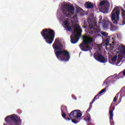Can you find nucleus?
<instances>
[{
    "label": "nucleus",
    "instance_id": "f257e3e1",
    "mask_svg": "<svg viewBox=\"0 0 125 125\" xmlns=\"http://www.w3.org/2000/svg\"><path fill=\"white\" fill-rule=\"evenodd\" d=\"M53 48L58 51H55V54L60 61L67 62L70 59V53L66 50H63L62 43L59 42V40L56 39L53 44Z\"/></svg>",
    "mask_w": 125,
    "mask_h": 125
},
{
    "label": "nucleus",
    "instance_id": "f03ea898",
    "mask_svg": "<svg viewBox=\"0 0 125 125\" xmlns=\"http://www.w3.org/2000/svg\"><path fill=\"white\" fill-rule=\"evenodd\" d=\"M41 34L46 43L51 44L53 42L55 38V32H54V30L50 28H45L42 31Z\"/></svg>",
    "mask_w": 125,
    "mask_h": 125
},
{
    "label": "nucleus",
    "instance_id": "7ed1b4c3",
    "mask_svg": "<svg viewBox=\"0 0 125 125\" xmlns=\"http://www.w3.org/2000/svg\"><path fill=\"white\" fill-rule=\"evenodd\" d=\"M61 10L66 17H71L75 13V8L73 5L64 4L62 5Z\"/></svg>",
    "mask_w": 125,
    "mask_h": 125
},
{
    "label": "nucleus",
    "instance_id": "20e7f679",
    "mask_svg": "<svg viewBox=\"0 0 125 125\" xmlns=\"http://www.w3.org/2000/svg\"><path fill=\"white\" fill-rule=\"evenodd\" d=\"M83 42L79 45L82 51H88V50H90V47L86 45L92 42L93 39L86 36H83Z\"/></svg>",
    "mask_w": 125,
    "mask_h": 125
},
{
    "label": "nucleus",
    "instance_id": "39448f33",
    "mask_svg": "<svg viewBox=\"0 0 125 125\" xmlns=\"http://www.w3.org/2000/svg\"><path fill=\"white\" fill-rule=\"evenodd\" d=\"M74 29L76 31H78L80 33H77L76 31H74L73 34L74 36L71 35L70 36V42L71 43L74 44L77 43V42H79V40H80V37L82 36V32H83L81 26H80L79 25H75Z\"/></svg>",
    "mask_w": 125,
    "mask_h": 125
},
{
    "label": "nucleus",
    "instance_id": "423d86ee",
    "mask_svg": "<svg viewBox=\"0 0 125 125\" xmlns=\"http://www.w3.org/2000/svg\"><path fill=\"white\" fill-rule=\"evenodd\" d=\"M121 13V10L119 7H115L111 12V19L113 24L115 25L118 24V22L120 20V14Z\"/></svg>",
    "mask_w": 125,
    "mask_h": 125
},
{
    "label": "nucleus",
    "instance_id": "0eeeda50",
    "mask_svg": "<svg viewBox=\"0 0 125 125\" xmlns=\"http://www.w3.org/2000/svg\"><path fill=\"white\" fill-rule=\"evenodd\" d=\"M88 27L89 28V33L91 35H93V34H98V33L100 32L99 27L95 24V22H90L89 23Z\"/></svg>",
    "mask_w": 125,
    "mask_h": 125
},
{
    "label": "nucleus",
    "instance_id": "6e6552de",
    "mask_svg": "<svg viewBox=\"0 0 125 125\" xmlns=\"http://www.w3.org/2000/svg\"><path fill=\"white\" fill-rule=\"evenodd\" d=\"M83 115V113L80 110L76 109L70 112L69 117L70 119H79Z\"/></svg>",
    "mask_w": 125,
    "mask_h": 125
},
{
    "label": "nucleus",
    "instance_id": "1a4fd4ad",
    "mask_svg": "<svg viewBox=\"0 0 125 125\" xmlns=\"http://www.w3.org/2000/svg\"><path fill=\"white\" fill-rule=\"evenodd\" d=\"M103 5H104V7L102 9V12L103 13H108V11L109 10V5H110L109 1L107 0H104L100 2V6H103Z\"/></svg>",
    "mask_w": 125,
    "mask_h": 125
},
{
    "label": "nucleus",
    "instance_id": "9d476101",
    "mask_svg": "<svg viewBox=\"0 0 125 125\" xmlns=\"http://www.w3.org/2000/svg\"><path fill=\"white\" fill-rule=\"evenodd\" d=\"M94 58L99 62L101 63H106L107 62V59H105V57L103 55L98 53H95L94 54Z\"/></svg>",
    "mask_w": 125,
    "mask_h": 125
},
{
    "label": "nucleus",
    "instance_id": "9b49d317",
    "mask_svg": "<svg viewBox=\"0 0 125 125\" xmlns=\"http://www.w3.org/2000/svg\"><path fill=\"white\" fill-rule=\"evenodd\" d=\"M111 23L112 22L109 21H105V20L102 21V17L100 18L99 21V24H103L104 29H107L109 26H110Z\"/></svg>",
    "mask_w": 125,
    "mask_h": 125
},
{
    "label": "nucleus",
    "instance_id": "f8f14e48",
    "mask_svg": "<svg viewBox=\"0 0 125 125\" xmlns=\"http://www.w3.org/2000/svg\"><path fill=\"white\" fill-rule=\"evenodd\" d=\"M63 28L69 32L72 31V26H69V20H66L64 22Z\"/></svg>",
    "mask_w": 125,
    "mask_h": 125
},
{
    "label": "nucleus",
    "instance_id": "ddd939ff",
    "mask_svg": "<svg viewBox=\"0 0 125 125\" xmlns=\"http://www.w3.org/2000/svg\"><path fill=\"white\" fill-rule=\"evenodd\" d=\"M105 90H106V88H104L101 90L99 94L94 97V99L92 100V103L95 102V100H97V99H99V97L101 96V95L100 94L103 93V92H105Z\"/></svg>",
    "mask_w": 125,
    "mask_h": 125
},
{
    "label": "nucleus",
    "instance_id": "4468645a",
    "mask_svg": "<svg viewBox=\"0 0 125 125\" xmlns=\"http://www.w3.org/2000/svg\"><path fill=\"white\" fill-rule=\"evenodd\" d=\"M113 110H109V120L110 121H113V117H114L113 111L115 110V106L113 107Z\"/></svg>",
    "mask_w": 125,
    "mask_h": 125
},
{
    "label": "nucleus",
    "instance_id": "2eb2a0df",
    "mask_svg": "<svg viewBox=\"0 0 125 125\" xmlns=\"http://www.w3.org/2000/svg\"><path fill=\"white\" fill-rule=\"evenodd\" d=\"M85 7L86 8H88L89 9V8H93V4H92L91 2H87L84 4Z\"/></svg>",
    "mask_w": 125,
    "mask_h": 125
},
{
    "label": "nucleus",
    "instance_id": "dca6fc26",
    "mask_svg": "<svg viewBox=\"0 0 125 125\" xmlns=\"http://www.w3.org/2000/svg\"><path fill=\"white\" fill-rule=\"evenodd\" d=\"M121 11L122 12V16H123V21H122V25H125V9L122 8Z\"/></svg>",
    "mask_w": 125,
    "mask_h": 125
},
{
    "label": "nucleus",
    "instance_id": "f3484780",
    "mask_svg": "<svg viewBox=\"0 0 125 125\" xmlns=\"http://www.w3.org/2000/svg\"><path fill=\"white\" fill-rule=\"evenodd\" d=\"M110 29L111 31H117L118 30V26H116L113 24H112V22L110 24Z\"/></svg>",
    "mask_w": 125,
    "mask_h": 125
},
{
    "label": "nucleus",
    "instance_id": "a211bd4d",
    "mask_svg": "<svg viewBox=\"0 0 125 125\" xmlns=\"http://www.w3.org/2000/svg\"><path fill=\"white\" fill-rule=\"evenodd\" d=\"M119 97V95L117 94L115 97L113 99V102L111 104V106L110 107L112 108V106H113V105H114V102H117V101H118V98L117 97Z\"/></svg>",
    "mask_w": 125,
    "mask_h": 125
},
{
    "label": "nucleus",
    "instance_id": "6ab92c4d",
    "mask_svg": "<svg viewBox=\"0 0 125 125\" xmlns=\"http://www.w3.org/2000/svg\"><path fill=\"white\" fill-rule=\"evenodd\" d=\"M120 50H121V53L125 55V46H122L120 49Z\"/></svg>",
    "mask_w": 125,
    "mask_h": 125
},
{
    "label": "nucleus",
    "instance_id": "aec40b11",
    "mask_svg": "<svg viewBox=\"0 0 125 125\" xmlns=\"http://www.w3.org/2000/svg\"><path fill=\"white\" fill-rule=\"evenodd\" d=\"M93 103H94V102L92 103V101L91 102L90 104V105H89V108L87 110V112H88L90 111V110H91V108H92V104H93Z\"/></svg>",
    "mask_w": 125,
    "mask_h": 125
},
{
    "label": "nucleus",
    "instance_id": "412c9836",
    "mask_svg": "<svg viewBox=\"0 0 125 125\" xmlns=\"http://www.w3.org/2000/svg\"><path fill=\"white\" fill-rule=\"evenodd\" d=\"M61 111H62V118H63V119H65V120H67V118H66V114L64 113V111H63V110H62V109H61Z\"/></svg>",
    "mask_w": 125,
    "mask_h": 125
},
{
    "label": "nucleus",
    "instance_id": "4be33fe9",
    "mask_svg": "<svg viewBox=\"0 0 125 125\" xmlns=\"http://www.w3.org/2000/svg\"><path fill=\"white\" fill-rule=\"evenodd\" d=\"M117 58H118V57L115 56L111 59V61L112 62H116L117 61Z\"/></svg>",
    "mask_w": 125,
    "mask_h": 125
},
{
    "label": "nucleus",
    "instance_id": "5701e85b",
    "mask_svg": "<svg viewBox=\"0 0 125 125\" xmlns=\"http://www.w3.org/2000/svg\"><path fill=\"white\" fill-rule=\"evenodd\" d=\"M101 34L103 36H104V37H107V36H108V34L107 32H102Z\"/></svg>",
    "mask_w": 125,
    "mask_h": 125
},
{
    "label": "nucleus",
    "instance_id": "b1692460",
    "mask_svg": "<svg viewBox=\"0 0 125 125\" xmlns=\"http://www.w3.org/2000/svg\"><path fill=\"white\" fill-rule=\"evenodd\" d=\"M86 122H90L91 121V117L90 116H89L86 120Z\"/></svg>",
    "mask_w": 125,
    "mask_h": 125
},
{
    "label": "nucleus",
    "instance_id": "393cba45",
    "mask_svg": "<svg viewBox=\"0 0 125 125\" xmlns=\"http://www.w3.org/2000/svg\"><path fill=\"white\" fill-rule=\"evenodd\" d=\"M72 18L73 19L77 20V19L78 18V15L77 14L74 15Z\"/></svg>",
    "mask_w": 125,
    "mask_h": 125
},
{
    "label": "nucleus",
    "instance_id": "a878e982",
    "mask_svg": "<svg viewBox=\"0 0 125 125\" xmlns=\"http://www.w3.org/2000/svg\"><path fill=\"white\" fill-rule=\"evenodd\" d=\"M109 42H110L109 41L108 39H106L105 40L106 45H109Z\"/></svg>",
    "mask_w": 125,
    "mask_h": 125
},
{
    "label": "nucleus",
    "instance_id": "bb28decb",
    "mask_svg": "<svg viewBox=\"0 0 125 125\" xmlns=\"http://www.w3.org/2000/svg\"><path fill=\"white\" fill-rule=\"evenodd\" d=\"M71 121L74 124H77L78 123V121H77V120L75 119H72Z\"/></svg>",
    "mask_w": 125,
    "mask_h": 125
},
{
    "label": "nucleus",
    "instance_id": "cd10ccee",
    "mask_svg": "<svg viewBox=\"0 0 125 125\" xmlns=\"http://www.w3.org/2000/svg\"><path fill=\"white\" fill-rule=\"evenodd\" d=\"M72 97L73 98V99H75V100H77V97L75 96V95L73 94L72 95Z\"/></svg>",
    "mask_w": 125,
    "mask_h": 125
},
{
    "label": "nucleus",
    "instance_id": "c85d7f7f",
    "mask_svg": "<svg viewBox=\"0 0 125 125\" xmlns=\"http://www.w3.org/2000/svg\"><path fill=\"white\" fill-rule=\"evenodd\" d=\"M120 61H117L116 64L118 65V64H120Z\"/></svg>",
    "mask_w": 125,
    "mask_h": 125
},
{
    "label": "nucleus",
    "instance_id": "c756f323",
    "mask_svg": "<svg viewBox=\"0 0 125 125\" xmlns=\"http://www.w3.org/2000/svg\"><path fill=\"white\" fill-rule=\"evenodd\" d=\"M88 125H94V124H92V123H89L88 124Z\"/></svg>",
    "mask_w": 125,
    "mask_h": 125
},
{
    "label": "nucleus",
    "instance_id": "7c9ffc66",
    "mask_svg": "<svg viewBox=\"0 0 125 125\" xmlns=\"http://www.w3.org/2000/svg\"><path fill=\"white\" fill-rule=\"evenodd\" d=\"M111 78H112V77H108V78H107V79H106V81H109V79H111Z\"/></svg>",
    "mask_w": 125,
    "mask_h": 125
},
{
    "label": "nucleus",
    "instance_id": "2f4dec72",
    "mask_svg": "<svg viewBox=\"0 0 125 125\" xmlns=\"http://www.w3.org/2000/svg\"><path fill=\"white\" fill-rule=\"evenodd\" d=\"M76 12H77V13H79V12H80V10H79L78 9H77Z\"/></svg>",
    "mask_w": 125,
    "mask_h": 125
},
{
    "label": "nucleus",
    "instance_id": "473e14b6",
    "mask_svg": "<svg viewBox=\"0 0 125 125\" xmlns=\"http://www.w3.org/2000/svg\"><path fill=\"white\" fill-rule=\"evenodd\" d=\"M67 119H68V121H70V120H71V118H70V117H69V118L68 117V118H67Z\"/></svg>",
    "mask_w": 125,
    "mask_h": 125
},
{
    "label": "nucleus",
    "instance_id": "72a5a7b5",
    "mask_svg": "<svg viewBox=\"0 0 125 125\" xmlns=\"http://www.w3.org/2000/svg\"><path fill=\"white\" fill-rule=\"evenodd\" d=\"M111 125H113V124H111Z\"/></svg>",
    "mask_w": 125,
    "mask_h": 125
}]
</instances>
